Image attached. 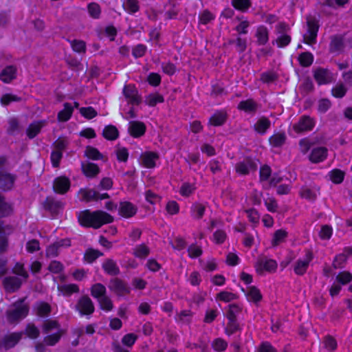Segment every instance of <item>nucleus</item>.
I'll use <instances>...</instances> for the list:
<instances>
[{
	"instance_id": "nucleus-22",
	"label": "nucleus",
	"mask_w": 352,
	"mask_h": 352,
	"mask_svg": "<svg viewBox=\"0 0 352 352\" xmlns=\"http://www.w3.org/2000/svg\"><path fill=\"white\" fill-rule=\"evenodd\" d=\"M344 47V38L341 34H336L331 36L329 50L332 53L341 52Z\"/></svg>"
},
{
	"instance_id": "nucleus-43",
	"label": "nucleus",
	"mask_w": 352,
	"mask_h": 352,
	"mask_svg": "<svg viewBox=\"0 0 352 352\" xmlns=\"http://www.w3.org/2000/svg\"><path fill=\"white\" fill-rule=\"evenodd\" d=\"M164 101L163 96L158 93L151 94L145 98V103L150 107H155L157 103H162Z\"/></svg>"
},
{
	"instance_id": "nucleus-63",
	"label": "nucleus",
	"mask_w": 352,
	"mask_h": 352,
	"mask_svg": "<svg viewBox=\"0 0 352 352\" xmlns=\"http://www.w3.org/2000/svg\"><path fill=\"white\" fill-rule=\"evenodd\" d=\"M199 19L201 23L206 25L214 19V16L208 10H204L199 14Z\"/></svg>"
},
{
	"instance_id": "nucleus-5",
	"label": "nucleus",
	"mask_w": 352,
	"mask_h": 352,
	"mask_svg": "<svg viewBox=\"0 0 352 352\" xmlns=\"http://www.w3.org/2000/svg\"><path fill=\"white\" fill-rule=\"evenodd\" d=\"M314 125L315 122L313 118L309 116H302L298 122L293 125V129L295 132L300 133L311 131Z\"/></svg>"
},
{
	"instance_id": "nucleus-23",
	"label": "nucleus",
	"mask_w": 352,
	"mask_h": 352,
	"mask_svg": "<svg viewBox=\"0 0 352 352\" xmlns=\"http://www.w3.org/2000/svg\"><path fill=\"white\" fill-rule=\"evenodd\" d=\"M81 168L83 174L87 177H94L100 171L98 166L92 162H82Z\"/></svg>"
},
{
	"instance_id": "nucleus-30",
	"label": "nucleus",
	"mask_w": 352,
	"mask_h": 352,
	"mask_svg": "<svg viewBox=\"0 0 352 352\" xmlns=\"http://www.w3.org/2000/svg\"><path fill=\"white\" fill-rule=\"evenodd\" d=\"M102 136L108 140H115L119 137V131L115 126L110 124L104 127Z\"/></svg>"
},
{
	"instance_id": "nucleus-18",
	"label": "nucleus",
	"mask_w": 352,
	"mask_h": 352,
	"mask_svg": "<svg viewBox=\"0 0 352 352\" xmlns=\"http://www.w3.org/2000/svg\"><path fill=\"white\" fill-rule=\"evenodd\" d=\"M327 148L324 146L316 147L311 150L309 160L314 164L323 162L327 157Z\"/></svg>"
},
{
	"instance_id": "nucleus-41",
	"label": "nucleus",
	"mask_w": 352,
	"mask_h": 352,
	"mask_svg": "<svg viewBox=\"0 0 352 352\" xmlns=\"http://www.w3.org/2000/svg\"><path fill=\"white\" fill-rule=\"evenodd\" d=\"M85 155L93 160H102L103 155L95 147L87 146L85 148Z\"/></svg>"
},
{
	"instance_id": "nucleus-27",
	"label": "nucleus",
	"mask_w": 352,
	"mask_h": 352,
	"mask_svg": "<svg viewBox=\"0 0 352 352\" xmlns=\"http://www.w3.org/2000/svg\"><path fill=\"white\" fill-rule=\"evenodd\" d=\"M64 109L60 111L57 115V120L59 122H67L72 116L74 107L69 102L64 103Z\"/></svg>"
},
{
	"instance_id": "nucleus-1",
	"label": "nucleus",
	"mask_w": 352,
	"mask_h": 352,
	"mask_svg": "<svg viewBox=\"0 0 352 352\" xmlns=\"http://www.w3.org/2000/svg\"><path fill=\"white\" fill-rule=\"evenodd\" d=\"M113 220V216L100 210L94 212L85 210L80 211L78 214L79 223L85 228L98 229L104 224L112 223Z\"/></svg>"
},
{
	"instance_id": "nucleus-32",
	"label": "nucleus",
	"mask_w": 352,
	"mask_h": 352,
	"mask_svg": "<svg viewBox=\"0 0 352 352\" xmlns=\"http://www.w3.org/2000/svg\"><path fill=\"white\" fill-rule=\"evenodd\" d=\"M106 293V287L102 283H96L93 285L91 288V296L94 298H97L98 300L103 298V296H107Z\"/></svg>"
},
{
	"instance_id": "nucleus-61",
	"label": "nucleus",
	"mask_w": 352,
	"mask_h": 352,
	"mask_svg": "<svg viewBox=\"0 0 352 352\" xmlns=\"http://www.w3.org/2000/svg\"><path fill=\"white\" fill-rule=\"evenodd\" d=\"M25 333L29 338L35 339L39 336L40 331L34 324H28L25 329Z\"/></svg>"
},
{
	"instance_id": "nucleus-9",
	"label": "nucleus",
	"mask_w": 352,
	"mask_h": 352,
	"mask_svg": "<svg viewBox=\"0 0 352 352\" xmlns=\"http://www.w3.org/2000/svg\"><path fill=\"white\" fill-rule=\"evenodd\" d=\"M123 94L132 104L138 105L142 102V98L138 94V91L134 85H127L124 87Z\"/></svg>"
},
{
	"instance_id": "nucleus-50",
	"label": "nucleus",
	"mask_w": 352,
	"mask_h": 352,
	"mask_svg": "<svg viewBox=\"0 0 352 352\" xmlns=\"http://www.w3.org/2000/svg\"><path fill=\"white\" fill-rule=\"evenodd\" d=\"M149 253L150 250L145 244L139 245L134 250V255L140 258H146Z\"/></svg>"
},
{
	"instance_id": "nucleus-26",
	"label": "nucleus",
	"mask_w": 352,
	"mask_h": 352,
	"mask_svg": "<svg viewBox=\"0 0 352 352\" xmlns=\"http://www.w3.org/2000/svg\"><path fill=\"white\" fill-rule=\"evenodd\" d=\"M255 36L256 37V43L258 45H264L269 41V31L264 25H260L257 28Z\"/></svg>"
},
{
	"instance_id": "nucleus-12",
	"label": "nucleus",
	"mask_w": 352,
	"mask_h": 352,
	"mask_svg": "<svg viewBox=\"0 0 352 352\" xmlns=\"http://www.w3.org/2000/svg\"><path fill=\"white\" fill-rule=\"evenodd\" d=\"M21 285V280L16 276H7L3 280V287L8 293L16 292L20 289Z\"/></svg>"
},
{
	"instance_id": "nucleus-42",
	"label": "nucleus",
	"mask_w": 352,
	"mask_h": 352,
	"mask_svg": "<svg viewBox=\"0 0 352 352\" xmlns=\"http://www.w3.org/2000/svg\"><path fill=\"white\" fill-rule=\"evenodd\" d=\"M292 41V37L287 34H278V37L272 41V44H276L279 48H283L287 46Z\"/></svg>"
},
{
	"instance_id": "nucleus-46",
	"label": "nucleus",
	"mask_w": 352,
	"mask_h": 352,
	"mask_svg": "<svg viewBox=\"0 0 352 352\" xmlns=\"http://www.w3.org/2000/svg\"><path fill=\"white\" fill-rule=\"evenodd\" d=\"M103 254L99 250H94L92 248H89L86 250L84 259L88 263H93L95 260H96L98 257L102 256Z\"/></svg>"
},
{
	"instance_id": "nucleus-17",
	"label": "nucleus",
	"mask_w": 352,
	"mask_h": 352,
	"mask_svg": "<svg viewBox=\"0 0 352 352\" xmlns=\"http://www.w3.org/2000/svg\"><path fill=\"white\" fill-rule=\"evenodd\" d=\"M314 79L319 85L327 84L331 82L332 73L327 69L318 68L314 74Z\"/></svg>"
},
{
	"instance_id": "nucleus-39",
	"label": "nucleus",
	"mask_w": 352,
	"mask_h": 352,
	"mask_svg": "<svg viewBox=\"0 0 352 352\" xmlns=\"http://www.w3.org/2000/svg\"><path fill=\"white\" fill-rule=\"evenodd\" d=\"M278 77L279 76L276 72L270 70L262 73L260 76V80L263 83L270 84L277 81Z\"/></svg>"
},
{
	"instance_id": "nucleus-53",
	"label": "nucleus",
	"mask_w": 352,
	"mask_h": 352,
	"mask_svg": "<svg viewBox=\"0 0 352 352\" xmlns=\"http://www.w3.org/2000/svg\"><path fill=\"white\" fill-rule=\"evenodd\" d=\"M241 311V309L236 304L229 305V309L226 314L228 320H236V316Z\"/></svg>"
},
{
	"instance_id": "nucleus-36",
	"label": "nucleus",
	"mask_w": 352,
	"mask_h": 352,
	"mask_svg": "<svg viewBox=\"0 0 352 352\" xmlns=\"http://www.w3.org/2000/svg\"><path fill=\"white\" fill-rule=\"evenodd\" d=\"M122 6L124 10L130 14H133L140 10L138 0H125Z\"/></svg>"
},
{
	"instance_id": "nucleus-52",
	"label": "nucleus",
	"mask_w": 352,
	"mask_h": 352,
	"mask_svg": "<svg viewBox=\"0 0 352 352\" xmlns=\"http://www.w3.org/2000/svg\"><path fill=\"white\" fill-rule=\"evenodd\" d=\"M51 312L50 305L44 302H40L37 306V315L41 317L47 316Z\"/></svg>"
},
{
	"instance_id": "nucleus-14",
	"label": "nucleus",
	"mask_w": 352,
	"mask_h": 352,
	"mask_svg": "<svg viewBox=\"0 0 352 352\" xmlns=\"http://www.w3.org/2000/svg\"><path fill=\"white\" fill-rule=\"evenodd\" d=\"M138 211V208L130 201H121L118 208V213L124 218L133 217Z\"/></svg>"
},
{
	"instance_id": "nucleus-29",
	"label": "nucleus",
	"mask_w": 352,
	"mask_h": 352,
	"mask_svg": "<svg viewBox=\"0 0 352 352\" xmlns=\"http://www.w3.org/2000/svg\"><path fill=\"white\" fill-rule=\"evenodd\" d=\"M228 115L226 112L219 111L215 112L210 118L209 123L213 126H222L227 120Z\"/></svg>"
},
{
	"instance_id": "nucleus-15",
	"label": "nucleus",
	"mask_w": 352,
	"mask_h": 352,
	"mask_svg": "<svg viewBox=\"0 0 352 352\" xmlns=\"http://www.w3.org/2000/svg\"><path fill=\"white\" fill-rule=\"evenodd\" d=\"M146 125L144 122L140 121H130L128 131L129 134L135 138H138L143 136L146 132Z\"/></svg>"
},
{
	"instance_id": "nucleus-21",
	"label": "nucleus",
	"mask_w": 352,
	"mask_h": 352,
	"mask_svg": "<svg viewBox=\"0 0 352 352\" xmlns=\"http://www.w3.org/2000/svg\"><path fill=\"white\" fill-rule=\"evenodd\" d=\"M17 69L14 65L6 66L0 73V79L5 83H10L16 78Z\"/></svg>"
},
{
	"instance_id": "nucleus-64",
	"label": "nucleus",
	"mask_w": 352,
	"mask_h": 352,
	"mask_svg": "<svg viewBox=\"0 0 352 352\" xmlns=\"http://www.w3.org/2000/svg\"><path fill=\"white\" fill-rule=\"evenodd\" d=\"M346 91L347 89L345 86L340 83L333 87L331 91L333 96L341 98L345 96Z\"/></svg>"
},
{
	"instance_id": "nucleus-16",
	"label": "nucleus",
	"mask_w": 352,
	"mask_h": 352,
	"mask_svg": "<svg viewBox=\"0 0 352 352\" xmlns=\"http://www.w3.org/2000/svg\"><path fill=\"white\" fill-rule=\"evenodd\" d=\"M160 155L157 153L153 151H146L142 153L140 156L141 164L147 168H153L155 167V161L159 160Z\"/></svg>"
},
{
	"instance_id": "nucleus-7",
	"label": "nucleus",
	"mask_w": 352,
	"mask_h": 352,
	"mask_svg": "<svg viewBox=\"0 0 352 352\" xmlns=\"http://www.w3.org/2000/svg\"><path fill=\"white\" fill-rule=\"evenodd\" d=\"M22 332H14L6 335L0 339V349L8 350L14 347L21 339Z\"/></svg>"
},
{
	"instance_id": "nucleus-13",
	"label": "nucleus",
	"mask_w": 352,
	"mask_h": 352,
	"mask_svg": "<svg viewBox=\"0 0 352 352\" xmlns=\"http://www.w3.org/2000/svg\"><path fill=\"white\" fill-rule=\"evenodd\" d=\"M16 179V175L0 170V188L4 191L11 190Z\"/></svg>"
},
{
	"instance_id": "nucleus-4",
	"label": "nucleus",
	"mask_w": 352,
	"mask_h": 352,
	"mask_svg": "<svg viewBox=\"0 0 352 352\" xmlns=\"http://www.w3.org/2000/svg\"><path fill=\"white\" fill-rule=\"evenodd\" d=\"M255 268L259 274H263L264 271L272 272L276 271L277 263L273 259L267 258L265 256H260L255 264Z\"/></svg>"
},
{
	"instance_id": "nucleus-56",
	"label": "nucleus",
	"mask_w": 352,
	"mask_h": 352,
	"mask_svg": "<svg viewBox=\"0 0 352 352\" xmlns=\"http://www.w3.org/2000/svg\"><path fill=\"white\" fill-rule=\"evenodd\" d=\"M88 12L94 19H98L100 17L101 10L100 6L96 3H91L87 6Z\"/></svg>"
},
{
	"instance_id": "nucleus-3",
	"label": "nucleus",
	"mask_w": 352,
	"mask_h": 352,
	"mask_svg": "<svg viewBox=\"0 0 352 352\" xmlns=\"http://www.w3.org/2000/svg\"><path fill=\"white\" fill-rule=\"evenodd\" d=\"M108 287L118 296H124L129 294L131 292V288L129 285L118 278H111Z\"/></svg>"
},
{
	"instance_id": "nucleus-33",
	"label": "nucleus",
	"mask_w": 352,
	"mask_h": 352,
	"mask_svg": "<svg viewBox=\"0 0 352 352\" xmlns=\"http://www.w3.org/2000/svg\"><path fill=\"white\" fill-rule=\"evenodd\" d=\"M206 210L204 205L200 203H194L190 208L191 216L195 219H201Z\"/></svg>"
},
{
	"instance_id": "nucleus-6",
	"label": "nucleus",
	"mask_w": 352,
	"mask_h": 352,
	"mask_svg": "<svg viewBox=\"0 0 352 352\" xmlns=\"http://www.w3.org/2000/svg\"><path fill=\"white\" fill-rule=\"evenodd\" d=\"M76 308L81 315H90L94 311V305L88 296H82L76 305Z\"/></svg>"
},
{
	"instance_id": "nucleus-28",
	"label": "nucleus",
	"mask_w": 352,
	"mask_h": 352,
	"mask_svg": "<svg viewBox=\"0 0 352 352\" xmlns=\"http://www.w3.org/2000/svg\"><path fill=\"white\" fill-rule=\"evenodd\" d=\"M45 125V121H37L31 123L27 129L26 133L30 139L35 138Z\"/></svg>"
},
{
	"instance_id": "nucleus-35",
	"label": "nucleus",
	"mask_w": 352,
	"mask_h": 352,
	"mask_svg": "<svg viewBox=\"0 0 352 352\" xmlns=\"http://www.w3.org/2000/svg\"><path fill=\"white\" fill-rule=\"evenodd\" d=\"M232 6L241 12H246L252 7L251 0H232Z\"/></svg>"
},
{
	"instance_id": "nucleus-60",
	"label": "nucleus",
	"mask_w": 352,
	"mask_h": 352,
	"mask_svg": "<svg viewBox=\"0 0 352 352\" xmlns=\"http://www.w3.org/2000/svg\"><path fill=\"white\" fill-rule=\"evenodd\" d=\"M307 30L318 34L319 25L316 18L312 16L307 17Z\"/></svg>"
},
{
	"instance_id": "nucleus-37",
	"label": "nucleus",
	"mask_w": 352,
	"mask_h": 352,
	"mask_svg": "<svg viewBox=\"0 0 352 352\" xmlns=\"http://www.w3.org/2000/svg\"><path fill=\"white\" fill-rule=\"evenodd\" d=\"M79 193L82 199L87 202L98 200L99 192L94 189H80Z\"/></svg>"
},
{
	"instance_id": "nucleus-38",
	"label": "nucleus",
	"mask_w": 352,
	"mask_h": 352,
	"mask_svg": "<svg viewBox=\"0 0 352 352\" xmlns=\"http://www.w3.org/2000/svg\"><path fill=\"white\" fill-rule=\"evenodd\" d=\"M349 1V0H318V3L321 6L336 8L337 7L344 8Z\"/></svg>"
},
{
	"instance_id": "nucleus-11",
	"label": "nucleus",
	"mask_w": 352,
	"mask_h": 352,
	"mask_svg": "<svg viewBox=\"0 0 352 352\" xmlns=\"http://www.w3.org/2000/svg\"><path fill=\"white\" fill-rule=\"evenodd\" d=\"M71 182L68 177L60 176L56 177L53 184L54 190L58 194H65L70 188Z\"/></svg>"
},
{
	"instance_id": "nucleus-8",
	"label": "nucleus",
	"mask_w": 352,
	"mask_h": 352,
	"mask_svg": "<svg viewBox=\"0 0 352 352\" xmlns=\"http://www.w3.org/2000/svg\"><path fill=\"white\" fill-rule=\"evenodd\" d=\"M256 169L257 164L253 160L249 157L238 162L235 166L236 172L243 175H248L250 170L255 171Z\"/></svg>"
},
{
	"instance_id": "nucleus-45",
	"label": "nucleus",
	"mask_w": 352,
	"mask_h": 352,
	"mask_svg": "<svg viewBox=\"0 0 352 352\" xmlns=\"http://www.w3.org/2000/svg\"><path fill=\"white\" fill-rule=\"evenodd\" d=\"M54 329H58V331L61 329L58 321L49 319L44 322L43 324V332L44 333L47 334Z\"/></svg>"
},
{
	"instance_id": "nucleus-19",
	"label": "nucleus",
	"mask_w": 352,
	"mask_h": 352,
	"mask_svg": "<svg viewBox=\"0 0 352 352\" xmlns=\"http://www.w3.org/2000/svg\"><path fill=\"white\" fill-rule=\"evenodd\" d=\"M43 207L52 214H56L63 208V204L51 197H47L43 203Z\"/></svg>"
},
{
	"instance_id": "nucleus-51",
	"label": "nucleus",
	"mask_w": 352,
	"mask_h": 352,
	"mask_svg": "<svg viewBox=\"0 0 352 352\" xmlns=\"http://www.w3.org/2000/svg\"><path fill=\"white\" fill-rule=\"evenodd\" d=\"M314 87L312 80L309 78H307L300 85L299 89L302 94L307 95L314 90Z\"/></svg>"
},
{
	"instance_id": "nucleus-34",
	"label": "nucleus",
	"mask_w": 352,
	"mask_h": 352,
	"mask_svg": "<svg viewBox=\"0 0 352 352\" xmlns=\"http://www.w3.org/2000/svg\"><path fill=\"white\" fill-rule=\"evenodd\" d=\"M286 139L287 138L285 133H277L269 138V142L272 146L280 147L285 144Z\"/></svg>"
},
{
	"instance_id": "nucleus-44",
	"label": "nucleus",
	"mask_w": 352,
	"mask_h": 352,
	"mask_svg": "<svg viewBox=\"0 0 352 352\" xmlns=\"http://www.w3.org/2000/svg\"><path fill=\"white\" fill-rule=\"evenodd\" d=\"M300 65L302 67H309L314 62V56L311 52H302L298 56Z\"/></svg>"
},
{
	"instance_id": "nucleus-31",
	"label": "nucleus",
	"mask_w": 352,
	"mask_h": 352,
	"mask_svg": "<svg viewBox=\"0 0 352 352\" xmlns=\"http://www.w3.org/2000/svg\"><path fill=\"white\" fill-rule=\"evenodd\" d=\"M63 329H59L56 333L47 335L43 339V342L47 346H54L60 340L62 336L64 334Z\"/></svg>"
},
{
	"instance_id": "nucleus-40",
	"label": "nucleus",
	"mask_w": 352,
	"mask_h": 352,
	"mask_svg": "<svg viewBox=\"0 0 352 352\" xmlns=\"http://www.w3.org/2000/svg\"><path fill=\"white\" fill-rule=\"evenodd\" d=\"M246 296L250 300L255 303L260 302L262 299V295L259 289L255 286H251L248 287V291L246 293Z\"/></svg>"
},
{
	"instance_id": "nucleus-54",
	"label": "nucleus",
	"mask_w": 352,
	"mask_h": 352,
	"mask_svg": "<svg viewBox=\"0 0 352 352\" xmlns=\"http://www.w3.org/2000/svg\"><path fill=\"white\" fill-rule=\"evenodd\" d=\"M80 113L85 118L90 120L98 115L97 111L92 107H81L79 109Z\"/></svg>"
},
{
	"instance_id": "nucleus-57",
	"label": "nucleus",
	"mask_w": 352,
	"mask_h": 352,
	"mask_svg": "<svg viewBox=\"0 0 352 352\" xmlns=\"http://www.w3.org/2000/svg\"><path fill=\"white\" fill-rule=\"evenodd\" d=\"M98 302L100 308L107 311H111L113 308L112 300L107 296H103V298L98 300Z\"/></svg>"
},
{
	"instance_id": "nucleus-20",
	"label": "nucleus",
	"mask_w": 352,
	"mask_h": 352,
	"mask_svg": "<svg viewBox=\"0 0 352 352\" xmlns=\"http://www.w3.org/2000/svg\"><path fill=\"white\" fill-rule=\"evenodd\" d=\"M259 107L258 104L252 98L241 101L237 109L248 113H255Z\"/></svg>"
},
{
	"instance_id": "nucleus-48",
	"label": "nucleus",
	"mask_w": 352,
	"mask_h": 352,
	"mask_svg": "<svg viewBox=\"0 0 352 352\" xmlns=\"http://www.w3.org/2000/svg\"><path fill=\"white\" fill-rule=\"evenodd\" d=\"M287 232L282 229L276 230L273 236L272 244L273 246H277L283 243L287 236Z\"/></svg>"
},
{
	"instance_id": "nucleus-24",
	"label": "nucleus",
	"mask_w": 352,
	"mask_h": 352,
	"mask_svg": "<svg viewBox=\"0 0 352 352\" xmlns=\"http://www.w3.org/2000/svg\"><path fill=\"white\" fill-rule=\"evenodd\" d=\"M104 271L110 276H117L120 271L116 263L111 258L106 259L102 265Z\"/></svg>"
},
{
	"instance_id": "nucleus-62",
	"label": "nucleus",
	"mask_w": 352,
	"mask_h": 352,
	"mask_svg": "<svg viewBox=\"0 0 352 352\" xmlns=\"http://www.w3.org/2000/svg\"><path fill=\"white\" fill-rule=\"evenodd\" d=\"M195 190V187L193 184L186 182L184 183L181 188L179 192L182 196L189 197Z\"/></svg>"
},
{
	"instance_id": "nucleus-59",
	"label": "nucleus",
	"mask_w": 352,
	"mask_h": 352,
	"mask_svg": "<svg viewBox=\"0 0 352 352\" xmlns=\"http://www.w3.org/2000/svg\"><path fill=\"white\" fill-rule=\"evenodd\" d=\"M344 177V172L339 169H334L330 172L331 179L335 184H340L342 182Z\"/></svg>"
},
{
	"instance_id": "nucleus-25",
	"label": "nucleus",
	"mask_w": 352,
	"mask_h": 352,
	"mask_svg": "<svg viewBox=\"0 0 352 352\" xmlns=\"http://www.w3.org/2000/svg\"><path fill=\"white\" fill-rule=\"evenodd\" d=\"M271 126L270 120L265 116L260 118L254 125V129L261 135H264Z\"/></svg>"
},
{
	"instance_id": "nucleus-10",
	"label": "nucleus",
	"mask_w": 352,
	"mask_h": 352,
	"mask_svg": "<svg viewBox=\"0 0 352 352\" xmlns=\"http://www.w3.org/2000/svg\"><path fill=\"white\" fill-rule=\"evenodd\" d=\"M313 259V254L311 251L307 250L305 254V257L303 260L298 259L294 267V272L299 276H302L305 274L308 268L309 263Z\"/></svg>"
},
{
	"instance_id": "nucleus-2",
	"label": "nucleus",
	"mask_w": 352,
	"mask_h": 352,
	"mask_svg": "<svg viewBox=\"0 0 352 352\" xmlns=\"http://www.w3.org/2000/svg\"><path fill=\"white\" fill-rule=\"evenodd\" d=\"M26 298H23L13 303L14 309L8 310L6 316L10 323H14L25 318L29 313V305L25 303Z\"/></svg>"
},
{
	"instance_id": "nucleus-58",
	"label": "nucleus",
	"mask_w": 352,
	"mask_h": 352,
	"mask_svg": "<svg viewBox=\"0 0 352 352\" xmlns=\"http://www.w3.org/2000/svg\"><path fill=\"white\" fill-rule=\"evenodd\" d=\"M336 280L342 285H346L352 280V274L347 271L340 272L336 276Z\"/></svg>"
},
{
	"instance_id": "nucleus-55",
	"label": "nucleus",
	"mask_w": 352,
	"mask_h": 352,
	"mask_svg": "<svg viewBox=\"0 0 352 352\" xmlns=\"http://www.w3.org/2000/svg\"><path fill=\"white\" fill-rule=\"evenodd\" d=\"M240 327L236 320H228L227 323V326L225 329L226 333L228 336H230L236 331H239Z\"/></svg>"
},
{
	"instance_id": "nucleus-49",
	"label": "nucleus",
	"mask_w": 352,
	"mask_h": 352,
	"mask_svg": "<svg viewBox=\"0 0 352 352\" xmlns=\"http://www.w3.org/2000/svg\"><path fill=\"white\" fill-rule=\"evenodd\" d=\"M58 290L64 295L69 296L73 293H78L79 288L76 284H68L58 286Z\"/></svg>"
},
{
	"instance_id": "nucleus-47",
	"label": "nucleus",
	"mask_w": 352,
	"mask_h": 352,
	"mask_svg": "<svg viewBox=\"0 0 352 352\" xmlns=\"http://www.w3.org/2000/svg\"><path fill=\"white\" fill-rule=\"evenodd\" d=\"M69 144V141L66 137H59L52 144L56 151L62 152L65 151Z\"/></svg>"
}]
</instances>
